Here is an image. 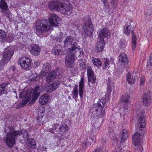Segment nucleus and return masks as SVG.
<instances>
[{"mask_svg": "<svg viewBox=\"0 0 152 152\" xmlns=\"http://www.w3.org/2000/svg\"><path fill=\"white\" fill-rule=\"evenodd\" d=\"M145 112H141L139 116L138 123L135 128V132L134 134V152H141L142 148V137L145 133V123L144 118Z\"/></svg>", "mask_w": 152, "mask_h": 152, "instance_id": "nucleus-1", "label": "nucleus"}, {"mask_svg": "<svg viewBox=\"0 0 152 152\" xmlns=\"http://www.w3.org/2000/svg\"><path fill=\"white\" fill-rule=\"evenodd\" d=\"M23 134V138L24 140H27L28 139L29 135L27 132L25 130L21 131H13L8 133L6 136L5 140V142L9 148L15 143V139L18 136H20Z\"/></svg>", "mask_w": 152, "mask_h": 152, "instance_id": "nucleus-2", "label": "nucleus"}, {"mask_svg": "<svg viewBox=\"0 0 152 152\" xmlns=\"http://www.w3.org/2000/svg\"><path fill=\"white\" fill-rule=\"evenodd\" d=\"M105 103V100L104 99H100L94 107H91L89 115L92 117H103L105 114L104 110H103Z\"/></svg>", "mask_w": 152, "mask_h": 152, "instance_id": "nucleus-3", "label": "nucleus"}, {"mask_svg": "<svg viewBox=\"0 0 152 152\" xmlns=\"http://www.w3.org/2000/svg\"><path fill=\"white\" fill-rule=\"evenodd\" d=\"M48 7L51 10L56 9L62 13L67 15H70L72 9L70 5L66 4L58 1H53L50 2Z\"/></svg>", "mask_w": 152, "mask_h": 152, "instance_id": "nucleus-4", "label": "nucleus"}, {"mask_svg": "<svg viewBox=\"0 0 152 152\" xmlns=\"http://www.w3.org/2000/svg\"><path fill=\"white\" fill-rule=\"evenodd\" d=\"M49 23L46 20H43L37 24L36 33L38 36L40 37L42 35L41 32L47 31L52 28V26L49 25Z\"/></svg>", "mask_w": 152, "mask_h": 152, "instance_id": "nucleus-5", "label": "nucleus"}, {"mask_svg": "<svg viewBox=\"0 0 152 152\" xmlns=\"http://www.w3.org/2000/svg\"><path fill=\"white\" fill-rule=\"evenodd\" d=\"M78 42V41L75 38L68 36L66 38L64 46L65 47L71 46L70 48H69L70 51H73L76 49H80V47L78 45L77 43Z\"/></svg>", "mask_w": 152, "mask_h": 152, "instance_id": "nucleus-6", "label": "nucleus"}, {"mask_svg": "<svg viewBox=\"0 0 152 152\" xmlns=\"http://www.w3.org/2000/svg\"><path fill=\"white\" fill-rule=\"evenodd\" d=\"M13 54L14 51L12 49L9 48H5L3 54V58L0 61V66H4L7 64Z\"/></svg>", "mask_w": 152, "mask_h": 152, "instance_id": "nucleus-7", "label": "nucleus"}, {"mask_svg": "<svg viewBox=\"0 0 152 152\" xmlns=\"http://www.w3.org/2000/svg\"><path fill=\"white\" fill-rule=\"evenodd\" d=\"M83 28L86 35L91 36L92 35L93 31V26L90 18H88L86 20H85Z\"/></svg>", "mask_w": 152, "mask_h": 152, "instance_id": "nucleus-8", "label": "nucleus"}, {"mask_svg": "<svg viewBox=\"0 0 152 152\" xmlns=\"http://www.w3.org/2000/svg\"><path fill=\"white\" fill-rule=\"evenodd\" d=\"M21 67L25 69H29L31 66V61L25 57H21L19 61Z\"/></svg>", "mask_w": 152, "mask_h": 152, "instance_id": "nucleus-9", "label": "nucleus"}, {"mask_svg": "<svg viewBox=\"0 0 152 152\" xmlns=\"http://www.w3.org/2000/svg\"><path fill=\"white\" fill-rule=\"evenodd\" d=\"M61 21L60 18L55 14H52L51 15L49 21V24L52 27L58 26Z\"/></svg>", "mask_w": 152, "mask_h": 152, "instance_id": "nucleus-10", "label": "nucleus"}, {"mask_svg": "<svg viewBox=\"0 0 152 152\" xmlns=\"http://www.w3.org/2000/svg\"><path fill=\"white\" fill-rule=\"evenodd\" d=\"M59 72L57 70H52L49 73L46 77V82L50 83L52 82L55 78L59 77Z\"/></svg>", "mask_w": 152, "mask_h": 152, "instance_id": "nucleus-11", "label": "nucleus"}, {"mask_svg": "<svg viewBox=\"0 0 152 152\" xmlns=\"http://www.w3.org/2000/svg\"><path fill=\"white\" fill-rule=\"evenodd\" d=\"M75 57L74 54H70L66 57L65 64L67 67H71L74 64Z\"/></svg>", "mask_w": 152, "mask_h": 152, "instance_id": "nucleus-12", "label": "nucleus"}, {"mask_svg": "<svg viewBox=\"0 0 152 152\" xmlns=\"http://www.w3.org/2000/svg\"><path fill=\"white\" fill-rule=\"evenodd\" d=\"M129 98L130 96L128 94L122 96L120 100L119 104L121 106L123 107V108L126 110L128 109L127 106ZM121 108H122V107Z\"/></svg>", "mask_w": 152, "mask_h": 152, "instance_id": "nucleus-13", "label": "nucleus"}, {"mask_svg": "<svg viewBox=\"0 0 152 152\" xmlns=\"http://www.w3.org/2000/svg\"><path fill=\"white\" fill-rule=\"evenodd\" d=\"M152 99L151 94L150 93L148 92L145 94L143 96L142 101L145 107L149 106L151 103Z\"/></svg>", "mask_w": 152, "mask_h": 152, "instance_id": "nucleus-14", "label": "nucleus"}, {"mask_svg": "<svg viewBox=\"0 0 152 152\" xmlns=\"http://www.w3.org/2000/svg\"><path fill=\"white\" fill-rule=\"evenodd\" d=\"M40 90L39 89V86L36 85L34 89L31 96L32 100L30 102L31 103H34L38 98Z\"/></svg>", "mask_w": 152, "mask_h": 152, "instance_id": "nucleus-15", "label": "nucleus"}, {"mask_svg": "<svg viewBox=\"0 0 152 152\" xmlns=\"http://www.w3.org/2000/svg\"><path fill=\"white\" fill-rule=\"evenodd\" d=\"M29 49L31 53L35 56H38L40 51V48L38 45L35 44L31 45Z\"/></svg>", "mask_w": 152, "mask_h": 152, "instance_id": "nucleus-16", "label": "nucleus"}, {"mask_svg": "<svg viewBox=\"0 0 152 152\" xmlns=\"http://www.w3.org/2000/svg\"><path fill=\"white\" fill-rule=\"evenodd\" d=\"M110 35V32L107 28L102 29L99 32V36L101 41L103 43V41L104 37H107Z\"/></svg>", "mask_w": 152, "mask_h": 152, "instance_id": "nucleus-17", "label": "nucleus"}, {"mask_svg": "<svg viewBox=\"0 0 152 152\" xmlns=\"http://www.w3.org/2000/svg\"><path fill=\"white\" fill-rule=\"evenodd\" d=\"M0 8L1 9V12H4L6 15H8V8L5 0H1L0 1Z\"/></svg>", "mask_w": 152, "mask_h": 152, "instance_id": "nucleus-18", "label": "nucleus"}, {"mask_svg": "<svg viewBox=\"0 0 152 152\" xmlns=\"http://www.w3.org/2000/svg\"><path fill=\"white\" fill-rule=\"evenodd\" d=\"M118 62L120 63H121L125 66L127 64L128 62L127 58V56L124 53H121L119 57Z\"/></svg>", "mask_w": 152, "mask_h": 152, "instance_id": "nucleus-19", "label": "nucleus"}, {"mask_svg": "<svg viewBox=\"0 0 152 152\" xmlns=\"http://www.w3.org/2000/svg\"><path fill=\"white\" fill-rule=\"evenodd\" d=\"M49 96L47 94H44L41 96L39 99V102L42 105L45 104L49 101Z\"/></svg>", "mask_w": 152, "mask_h": 152, "instance_id": "nucleus-20", "label": "nucleus"}, {"mask_svg": "<svg viewBox=\"0 0 152 152\" xmlns=\"http://www.w3.org/2000/svg\"><path fill=\"white\" fill-rule=\"evenodd\" d=\"M32 90V89L31 88L27 91L24 99L23 101L24 105H26L31 100Z\"/></svg>", "mask_w": 152, "mask_h": 152, "instance_id": "nucleus-21", "label": "nucleus"}, {"mask_svg": "<svg viewBox=\"0 0 152 152\" xmlns=\"http://www.w3.org/2000/svg\"><path fill=\"white\" fill-rule=\"evenodd\" d=\"M10 84L4 83L0 85V94L1 95L5 94H7L8 85Z\"/></svg>", "mask_w": 152, "mask_h": 152, "instance_id": "nucleus-22", "label": "nucleus"}, {"mask_svg": "<svg viewBox=\"0 0 152 152\" xmlns=\"http://www.w3.org/2000/svg\"><path fill=\"white\" fill-rule=\"evenodd\" d=\"M110 61L107 58H104L102 61V63L103 64V69H108L110 67V64L112 63L113 61L112 60Z\"/></svg>", "mask_w": 152, "mask_h": 152, "instance_id": "nucleus-23", "label": "nucleus"}, {"mask_svg": "<svg viewBox=\"0 0 152 152\" xmlns=\"http://www.w3.org/2000/svg\"><path fill=\"white\" fill-rule=\"evenodd\" d=\"M120 137L121 142L122 143L125 142L128 137V133L126 130H123L122 133L120 135Z\"/></svg>", "mask_w": 152, "mask_h": 152, "instance_id": "nucleus-24", "label": "nucleus"}, {"mask_svg": "<svg viewBox=\"0 0 152 152\" xmlns=\"http://www.w3.org/2000/svg\"><path fill=\"white\" fill-rule=\"evenodd\" d=\"M7 36L6 32L3 30L0 29V38L1 39L2 42L7 41Z\"/></svg>", "mask_w": 152, "mask_h": 152, "instance_id": "nucleus-25", "label": "nucleus"}, {"mask_svg": "<svg viewBox=\"0 0 152 152\" xmlns=\"http://www.w3.org/2000/svg\"><path fill=\"white\" fill-rule=\"evenodd\" d=\"M27 142L29 146L32 148H34L36 146V143L34 140L31 138L28 139Z\"/></svg>", "mask_w": 152, "mask_h": 152, "instance_id": "nucleus-26", "label": "nucleus"}, {"mask_svg": "<svg viewBox=\"0 0 152 152\" xmlns=\"http://www.w3.org/2000/svg\"><path fill=\"white\" fill-rule=\"evenodd\" d=\"M107 85V92L106 95L108 96H109L112 91V87L113 86V83L111 82H108Z\"/></svg>", "mask_w": 152, "mask_h": 152, "instance_id": "nucleus-27", "label": "nucleus"}, {"mask_svg": "<svg viewBox=\"0 0 152 152\" xmlns=\"http://www.w3.org/2000/svg\"><path fill=\"white\" fill-rule=\"evenodd\" d=\"M52 52L54 54L56 55H62V52H61V50L58 49L57 47H54L52 50Z\"/></svg>", "mask_w": 152, "mask_h": 152, "instance_id": "nucleus-28", "label": "nucleus"}, {"mask_svg": "<svg viewBox=\"0 0 152 152\" xmlns=\"http://www.w3.org/2000/svg\"><path fill=\"white\" fill-rule=\"evenodd\" d=\"M92 61L94 64L96 66H100L102 64L101 61L98 59L94 57L92 58Z\"/></svg>", "mask_w": 152, "mask_h": 152, "instance_id": "nucleus-29", "label": "nucleus"}, {"mask_svg": "<svg viewBox=\"0 0 152 152\" xmlns=\"http://www.w3.org/2000/svg\"><path fill=\"white\" fill-rule=\"evenodd\" d=\"M126 80L128 83L132 86L133 82V77L131 76V74L130 73H128L127 75Z\"/></svg>", "mask_w": 152, "mask_h": 152, "instance_id": "nucleus-30", "label": "nucleus"}, {"mask_svg": "<svg viewBox=\"0 0 152 152\" xmlns=\"http://www.w3.org/2000/svg\"><path fill=\"white\" fill-rule=\"evenodd\" d=\"M132 26L129 25L127 26L124 30V33L126 35H129L132 31L131 29L132 28Z\"/></svg>", "mask_w": 152, "mask_h": 152, "instance_id": "nucleus-31", "label": "nucleus"}, {"mask_svg": "<svg viewBox=\"0 0 152 152\" xmlns=\"http://www.w3.org/2000/svg\"><path fill=\"white\" fill-rule=\"evenodd\" d=\"M87 140H88V141H87V142H83L81 146H82V148L85 147L88 144V145L89 142L92 143L93 141H94V140L91 138H89L88 139H87ZM91 143H90L89 145V146H91Z\"/></svg>", "mask_w": 152, "mask_h": 152, "instance_id": "nucleus-32", "label": "nucleus"}, {"mask_svg": "<svg viewBox=\"0 0 152 152\" xmlns=\"http://www.w3.org/2000/svg\"><path fill=\"white\" fill-rule=\"evenodd\" d=\"M77 86L75 85L74 89L72 91V93L73 95L74 98H76L78 96Z\"/></svg>", "mask_w": 152, "mask_h": 152, "instance_id": "nucleus-33", "label": "nucleus"}, {"mask_svg": "<svg viewBox=\"0 0 152 152\" xmlns=\"http://www.w3.org/2000/svg\"><path fill=\"white\" fill-rule=\"evenodd\" d=\"M68 126L66 125H62L59 128V130L63 132H66V131L68 130Z\"/></svg>", "mask_w": 152, "mask_h": 152, "instance_id": "nucleus-34", "label": "nucleus"}, {"mask_svg": "<svg viewBox=\"0 0 152 152\" xmlns=\"http://www.w3.org/2000/svg\"><path fill=\"white\" fill-rule=\"evenodd\" d=\"M96 76L95 75L90 76L88 77V82H91L92 83H95L96 81Z\"/></svg>", "mask_w": 152, "mask_h": 152, "instance_id": "nucleus-35", "label": "nucleus"}, {"mask_svg": "<svg viewBox=\"0 0 152 152\" xmlns=\"http://www.w3.org/2000/svg\"><path fill=\"white\" fill-rule=\"evenodd\" d=\"M104 48L103 45H101L100 43H99V44L97 45L96 46L95 51L97 52H99L102 51Z\"/></svg>", "mask_w": 152, "mask_h": 152, "instance_id": "nucleus-36", "label": "nucleus"}, {"mask_svg": "<svg viewBox=\"0 0 152 152\" xmlns=\"http://www.w3.org/2000/svg\"><path fill=\"white\" fill-rule=\"evenodd\" d=\"M59 84L60 83L59 81H56L52 83L51 85L52 87L54 90L58 87Z\"/></svg>", "mask_w": 152, "mask_h": 152, "instance_id": "nucleus-37", "label": "nucleus"}, {"mask_svg": "<svg viewBox=\"0 0 152 152\" xmlns=\"http://www.w3.org/2000/svg\"><path fill=\"white\" fill-rule=\"evenodd\" d=\"M45 90L47 91L50 92L54 91V90L51 86V84H50L45 88Z\"/></svg>", "mask_w": 152, "mask_h": 152, "instance_id": "nucleus-38", "label": "nucleus"}, {"mask_svg": "<svg viewBox=\"0 0 152 152\" xmlns=\"http://www.w3.org/2000/svg\"><path fill=\"white\" fill-rule=\"evenodd\" d=\"M84 87V78L82 77L81 78V81L79 83V89H83Z\"/></svg>", "mask_w": 152, "mask_h": 152, "instance_id": "nucleus-39", "label": "nucleus"}, {"mask_svg": "<svg viewBox=\"0 0 152 152\" xmlns=\"http://www.w3.org/2000/svg\"><path fill=\"white\" fill-rule=\"evenodd\" d=\"M47 70V69L42 68V69L40 73L39 77H42L43 76H44L46 73L47 72H46Z\"/></svg>", "mask_w": 152, "mask_h": 152, "instance_id": "nucleus-40", "label": "nucleus"}, {"mask_svg": "<svg viewBox=\"0 0 152 152\" xmlns=\"http://www.w3.org/2000/svg\"><path fill=\"white\" fill-rule=\"evenodd\" d=\"M134 50L136 48V47L138 45L137 43V39L136 38V36H135L134 34Z\"/></svg>", "mask_w": 152, "mask_h": 152, "instance_id": "nucleus-41", "label": "nucleus"}, {"mask_svg": "<svg viewBox=\"0 0 152 152\" xmlns=\"http://www.w3.org/2000/svg\"><path fill=\"white\" fill-rule=\"evenodd\" d=\"M87 74L88 77L94 75L92 70L90 68H88L87 69Z\"/></svg>", "mask_w": 152, "mask_h": 152, "instance_id": "nucleus-42", "label": "nucleus"}, {"mask_svg": "<svg viewBox=\"0 0 152 152\" xmlns=\"http://www.w3.org/2000/svg\"><path fill=\"white\" fill-rule=\"evenodd\" d=\"M32 77L31 78V80L36 81L38 79V76L37 74L36 73H33L32 75Z\"/></svg>", "mask_w": 152, "mask_h": 152, "instance_id": "nucleus-43", "label": "nucleus"}, {"mask_svg": "<svg viewBox=\"0 0 152 152\" xmlns=\"http://www.w3.org/2000/svg\"><path fill=\"white\" fill-rule=\"evenodd\" d=\"M152 14V7L150 9H148L147 10V12L146 13V15L147 17L150 16Z\"/></svg>", "mask_w": 152, "mask_h": 152, "instance_id": "nucleus-44", "label": "nucleus"}, {"mask_svg": "<svg viewBox=\"0 0 152 152\" xmlns=\"http://www.w3.org/2000/svg\"><path fill=\"white\" fill-rule=\"evenodd\" d=\"M145 82V77L143 76H141L140 79V84L141 85H142L144 84Z\"/></svg>", "mask_w": 152, "mask_h": 152, "instance_id": "nucleus-45", "label": "nucleus"}, {"mask_svg": "<svg viewBox=\"0 0 152 152\" xmlns=\"http://www.w3.org/2000/svg\"><path fill=\"white\" fill-rule=\"evenodd\" d=\"M93 125L95 128H98L100 126V124L98 122H95L94 123Z\"/></svg>", "mask_w": 152, "mask_h": 152, "instance_id": "nucleus-46", "label": "nucleus"}, {"mask_svg": "<svg viewBox=\"0 0 152 152\" xmlns=\"http://www.w3.org/2000/svg\"><path fill=\"white\" fill-rule=\"evenodd\" d=\"M103 3L104 5V6L106 7V8L108 6V2L107 0H104L103 1Z\"/></svg>", "mask_w": 152, "mask_h": 152, "instance_id": "nucleus-47", "label": "nucleus"}, {"mask_svg": "<svg viewBox=\"0 0 152 152\" xmlns=\"http://www.w3.org/2000/svg\"><path fill=\"white\" fill-rule=\"evenodd\" d=\"M79 92L80 97H81L83 96V89H79Z\"/></svg>", "mask_w": 152, "mask_h": 152, "instance_id": "nucleus-48", "label": "nucleus"}, {"mask_svg": "<svg viewBox=\"0 0 152 152\" xmlns=\"http://www.w3.org/2000/svg\"><path fill=\"white\" fill-rule=\"evenodd\" d=\"M25 105H24V104H23V102L22 103L19 105H17V108L19 109L22 107H23Z\"/></svg>", "mask_w": 152, "mask_h": 152, "instance_id": "nucleus-49", "label": "nucleus"}, {"mask_svg": "<svg viewBox=\"0 0 152 152\" xmlns=\"http://www.w3.org/2000/svg\"><path fill=\"white\" fill-rule=\"evenodd\" d=\"M40 65V63L39 61H35L34 62V66L35 67H36Z\"/></svg>", "mask_w": 152, "mask_h": 152, "instance_id": "nucleus-50", "label": "nucleus"}, {"mask_svg": "<svg viewBox=\"0 0 152 152\" xmlns=\"http://www.w3.org/2000/svg\"><path fill=\"white\" fill-rule=\"evenodd\" d=\"M59 124H56L54 125L53 126L52 129L53 130H56L57 128L58 127Z\"/></svg>", "mask_w": 152, "mask_h": 152, "instance_id": "nucleus-51", "label": "nucleus"}, {"mask_svg": "<svg viewBox=\"0 0 152 152\" xmlns=\"http://www.w3.org/2000/svg\"><path fill=\"white\" fill-rule=\"evenodd\" d=\"M49 64L48 63H45L43 64V66L42 68H44L45 69H48Z\"/></svg>", "mask_w": 152, "mask_h": 152, "instance_id": "nucleus-52", "label": "nucleus"}, {"mask_svg": "<svg viewBox=\"0 0 152 152\" xmlns=\"http://www.w3.org/2000/svg\"><path fill=\"white\" fill-rule=\"evenodd\" d=\"M15 67L14 66H11L10 68V70L12 72H14L15 71Z\"/></svg>", "mask_w": 152, "mask_h": 152, "instance_id": "nucleus-53", "label": "nucleus"}, {"mask_svg": "<svg viewBox=\"0 0 152 152\" xmlns=\"http://www.w3.org/2000/svg\"><path fill=\"white\" fill-rule=\"evenodd\" d=\"M119 47L120 48H124L125 47V45L124 43H122L121 42V43Z\"/></svg>", "mask_w": 152, "mask_h": 152, "instance_id": "nucleus-54", "label": "nucleus"}, {"mask_svg": "<svg viewBox=\"0 0 152 152\" xmlns=\"http://www.w3.org/2000/svg\"><path fill=\"white\" fill-rule=\"evenodd\" d=\"M111 3L112 4H113L115 5L117 4V0H112Z\"/></svg>", "mask_w": 152, "mask_h": 152, "instance_id": "nucleus-55", "label": "nucleus"}, {"mask_svg": "<svg viewBox=\"0 0 152 152\" xmlns=\"http://www.w3.org/2000/svg\"><path fill=\"white\" fill-rule=\"evenodd\" d=\"M40 116H39V115L38 116L39 119H42V118L43 116H44V114L42 112H41L40 113Z\"/></svg>", "mask_w": 152, "mask_h": 152, "instance_id": "nucleus-56", "label": "nucleus"}, {"mask_svg": "<svg viewBox=\"0 0 152 152\" xmlns=\"http://www.w3.org/2000/svg\"><path fill=\"white\" fill-rule=\"evenodd\" d=\"M150 61L151 65L152 66V56L150 57Z\"/></svg>", "mask_w": 152, "mask_h": 152, "instance_id": "nucleus-57", "label": "nucleus"}, {"mask_svg": "<svg viewBox=\"0 0 152 152\" xmlns=\"http://www.w3.org/2000/svg\"><path fill=\"white\" fill-rule=\"evenodd\" d=\"M99 149H96L95 150V152H99Z\"/></svg>", "mask_w": 152, "mask_h": 152, "instance_id": "nucleus-58", "label": "nucleus"}, {"mask_svg": "<svg viewBox=\"0 0 152 152\" xmlns=\"http://www.w3.org/2000/svg\"><path fill=\"white\" fill-rule=\"evenodd\" d=\"M132 43H133V34H132Z\"/></svg>", "mask_w": 152, "mask_h": 152, "instance_id": "nucleus-59", "label": "nucleus"}, {"mask_svg": "<svg viewBox=\"0 0 152 152\" xmlns=\"http://www.w3.org/2000/svg\"><path fill=\"white\" fill-rule=\"evenodd\" d=\"M9 129H10V130L12 131V129H13V127L12 126H10L9 127Z\"/></svg>", "mask_w": 152, "mask_h": 152, "instance_id": "nucleus-60", "label": "nucleus"}, {"mask_svg": "<svg viewBox=\"0 0 152 152\" xmlns=\"http://www.w3.org/2000/svg\"><path fill=\"white\" fill-rule=\"evenodd\" d=\"M137 77H138L137 75H136L135 76V79H137Z\"/></svg>", "mask_w": 152, "mask_h": 152, "instance_id": "nucleus-61", "label": "nucleus"}, {"mask_svg": "<svg viewBox=\"0 0 152 152\" xmlns=\"http://www.w3.org/2000/svg\"><path fill=\"white\" fill-rule=\"evenodd\" d=\"M150 31L152 32V28L150 30Z\"/></svg>", "mask_w": 152, "mask_h": 152, "instance_id": "nucleus-62", "label": "nucleus"}, {"mask_svg": "<svg viewBox=\"0 0 152 152\" xmlns=\"http://www.w3.org/2000/svg\"><path fill=\"white\" fill-rule=\"evenodd\" d=\"M132 140H133V135L132 136Z\"/></svg>", "mask_w": 152, "mask_h": 152, "instance_id": "nucleus-63", "label": "nucleus"}, {"mask_svg": "<svg viewBox=\"0 0 152 152\" xmlns=\"http://www.w3.org/2000/svg\"><path fill=\"white\" fill-rule=\"evenodd\" d=\"M138 76H140V74L139 73L138 74Z\"/></svg>", "mask_w": 152, "mask_h": 152, "instance_id": "nucleus-64", "label": "nucleus"}]
</instances>
